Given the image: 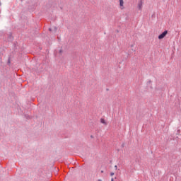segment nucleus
Wrapping results in <instances>:
<instances>
[{"label": "nucleus", "instance_id": "20e7f679", "mask_svg": "<svg viewBox=\"0 0 181 181\" xmlns=\"http://www.w3.org/2000/svg\"><path fill=\"white\" fill-rule=\"evenodd\" d=\"M100 122H101V124H104L105 125H107V122H105V120L104 119H100Z\"/></svg>", "mask_w": 181, "mask_h": 181}, {"label": "nucleus", "instance_id": "423d86ee", "mask_svg": "<svg viewBox=\"0 0 181 181\" xmlns=\"http://www.w3.org/2000/svg\"><path fill=\"white\" fill-rule=\"evenodd\" d=\"M115 169H118V167L117 165L115 166Z\"/></svg>", "mask_w": 181, "mask_h": 181}, {"label": "nucleus", "instance_id": "6e6552de", "mask_svg": "<svg viewBox=\"0 0 181 181\" xmlns=\"http://www.w3.org/2000/svg\"><path fill=\"white\" fill-rule=\"evenodd\" d=\"M54 30H55V31L57 30V28H54Z\"/></svg>", "mask_w": 181, "mask_h": 181}, {"label": "nucleus", "instance_id": "f03ea898", "mask_svg": "<svg viewBox=\"0 0 181 181\" xmlns=\"http://www.w3.org/2000/svg\"><path fill=\"white\" fill-rule=\"evenodd\" d=\"M119 9H121V11H123V9H125L124 0H119Z\"/></svg>", "mask_w": 181, "mask_h": 181}, {"label": "nucleus", "instance_id": "1a4fd4ad", "mask_svg": "<svg viewBox=\"0 0 181 181\" xmlns=\"http://www.w3.org/2000/svg\"><path fill=\"white\" fill-rule=\"evenodd\" d=\"M49 30H50V32H52V28H49Z\"/></svg>", "mask_w": 181, "mask_h": 181}, {"label": "nucleus", "instance_id": "39448f33", "mask_svg": "<svg viewBox=\"0 0 181 181\" xmlns=\"http://www.w3.org/2000/svg\"><path fill=\"white\" fill-rule=\"evenodd\" d=\"M110 176H114V173H111Z\"/></svg>", "mask_w": 181, "mask_h": 181}, {"label": "nucleus", "instance_id": "7ed1b4c3", "mask_svg": "<svg viewBox=\"0 0 181 181\" xmlns=\"http://www.w3.org/2000/svg\"><path fill=\"white\" fill-rule=\"evenodd\" d=\"M143 5H144V2L142 1V0H140L137 4V8L139 11H142Z\"/></svg>", "mask_w": 181, "mask_h": 181}, {"label": "nucleus", "instance_id": "9d476101", "mask_svg": "<svg viewBox=\"0 0 181 181\" xmlns=\"http://www.w3.org/2000/svg\"><path fill=\"white\" fill-rule=\"evenodd\" d=\"M111 181H114V178H112V179H111Z\"/></svg>", "mask_w": 181, "mask_h": 181}, {"label": "nucleus", "instance_id": "f257e3e1", "mask_svg": "<svg viewBox=\"0 0 181 181\" xmlns=\"http://www.w3.org/2000/svg\"><path fill=\"white\" fill-rule=\"evenodd\" d=\"M166 35H168V30L164 31L162 34L158 35L159 40H162V39H164L166 37Z\"/></svg>", "mask_w": 181, "mask_h": 181}, {"label": "nucleus", "instance_id": "9b49d317", "mask_svg": "<svg viewBox=\"0 0 181 181\" xmlns=\"http://www.w3.org/2000/svg\"><path fill=\"white\" fill-rule=\"evenodd\" d=\"M101 173H104V171H103V170H102V171H101Z\"/></svg>", "mask_w": 181, "mask_h": 181}, {"label": "nucleus", "instance_id": "0eeeda50", "mask_svg": "<svg viewBox=\"0 0 181 181\" xmlns=\"http://www.w3.org/2000/svg\"><path fill=\"white\" fill-rule=\"evenodd\" d=\"M98 181H103V180H101V179H99V180H98Z\"/></svg>", "mask_w": 181, "mask_h": 181}]
</instances>
